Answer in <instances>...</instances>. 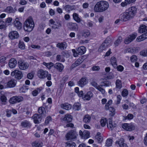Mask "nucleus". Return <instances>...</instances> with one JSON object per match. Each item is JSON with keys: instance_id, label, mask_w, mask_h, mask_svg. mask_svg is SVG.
I'll return each mask as SVG.
<instances>
[{"instance_id": "1", "label": "nucleus", "mask_w": 147, "mask_h": 147, "mask_svg": "<svg viewBox=\"0 0 147 147\" xmlns=\"http://www.w3.org/2000/svg\"><path fill=\"white\" fill-rule=\"evenodd\" d=\"M137 9L133 6L129 7L126 11V12L120 16V18L121 21H126L132 18L136 12Z\"/></svg>"}, {"instance_id": "2", "label": "nucleus", "mask_w": 147, "mask_h": 147, "mask_svg": "<svg viewBox=\"0 0 147 147\" xmlns=\"http://www.w3.org/2000/svg\"><path fill=\"white\" fill-rule=\"evenodd\" d=\"M109 7L108 3L105 1H100L98 2L94 8V11L101 12L106 10Z\"/></svg>"}, {"instance_id": "3", "label": "nucleus", "mask_w": 147, "mask_h": 147, "mask_svg": "<svg viewBox=\"0 0 147 147\" xmlns=\"http://www.w3.org/2000/svg\"><path fill=\"white\" fill-rule=\"evenodd\" d=\"M34 26V23L32 18L29 17L24 23V29L26 31L31 32L33 29Z\"/></svg>"}, {"instance_id": "4", "label": "nucleus", "mask_w": 147, "mask_h": 147, "mask_svg": "<svg viewBox=\"0 0 147 147\" xmlns=\"http://www.w3.org/2000/svg\"><path fill=\"white\" fill-rule=\"evenodd\" d=\"M37 76L41 79H44L47 77L49 80H51V75L49 74L48 72L46 71H44L42 69H40L38 71Z\"/></svg>"}, {"instance_id": "5", "label": "nucleus", "mask_w": 147, "mask_h": 147, "mask_svg": "<svg viewBox=\"0 0 147 147\" xmlns=\"http://www.w3.org/2000/svg\"><path fill=\"white\" fill-rule=\"evenodd\" d=\"M73 53V55L74 57H76L78 55H81L84 54L86 52V49L85 47L81 46L79 47L76 51L74 49L72 50Z\"/></svg>"}, {"instance_id": "6", "label": "nucleus", "mask_w": 147, "mask_h": 147, "mask_svg": "<svg viewBox=\"0 0 147 147\" xmlns=\"http://www.w3.org/2000/svg\"><path fill=\"white\" fill-rule=\"evenodd\" d=\"M76 131L74 130H71L69 131L65 136L67 140H74L76 139L77 136Z\"/></svg>"}, {"instance_id": "7", "label": "nucleus", "mask_w": 147, "mask_h": 147, "mask_svg": "<svg viewBox=\"0 0 147 147\" xmlns=\"http://www.w3.org/2000/svg\"><path fill=\"white\" fill-rule=\"evenodd\" d=\"M23 100V98L21 96H15L11 97L9 100V103L11 104H14L19 102Z\"/></svg>"}, {"instance_id": "8", "label": "nucleus", "mask_w": 147, "mask_h": 147, "mask_svg": "<svg viewBox=\"0 0 147 147\" xmlns=\"http://www.w3.org/2000/svg\"><path fill=\"white\" fill-rule=\"evenodd\" d=\"M122 127L126 131H131L134 129L135 126L132 123H125L122 125Z\"/></svg>"}, {"instance_id": "9", "label": "nucleus", "mask_w": 147, "mask_h": 147, "mask_svg": "<svg viewBox=\"0 0 147 147\" xmlns=\"http://www.w3.org/2000/svg\"><path fill=\"white\" fill-rule=\"evenodd\" d=\"M42 116L38 114H34L32 117L33 119L34 123L35 124H39L41 122Z\"/></svg>"}, {"instance_id": "10", "label": "nucleus", "mask_w": 147, "mask_h": 147, "mask_svg": "<svg viewBox=\"0 0 147 147\" xmlns=\"http://www.w3.org/2000/svg\"><path fill=\"white\" fill-rule=\"evenodd\" d=\"M88 81V79L87 77H83L78 82L77 84L79 86L83 87L87 84Z\"/></svg>"}, {"instance_id": "11", "label": "nucleus", "mask_w": 147, "mask_h": 147, "mask_svg": "<svg viewBox=\"0 0 147 147\" xmlns=\"http://www.w3.org/2000/svg\"><path fill=\"white\" fill-rule=\"evenodd\" d=\"M18 65L19 68L21 70H24L27 69L29 66L28 63L20 60L18 62Z\"/></svg>"}, {"instance_id": "12", "label": "nucleus", "mask_w": 147, "mask_h": 147, "mask_svg": "<svg viewBox=\"0 0 147 147\" xmlns=\"http://www.w3.org/2000/svg\"><path fill=\"white\" fill-rule=\"evenodd\" d=\"M12 76H14L15 78L18 79H21L22 77V72L18 70H15L11 73Z\"/></svg>"}, {"instance_id": "13", "label": "nucleus", "mask_w": 147, "mask_h": 147, "mask_svg": "<svg viewBox=\"0 0 147 147\" xmlns=\"http://www.w3.org/2000/svg\"><path fill=\"white\" fill-rule=\"evenodd\" d=\"M49 22L51 24L50 26L52 28L55 29H57L59 27H61L62 26L61 23L57 22L56 23L55 21L52 19L50 20Z\"/></svg>"}, {"instance_id": "14", "label": "nucleus", "mask_w": 147, "mask_h": 147, "mask_svg": "<svg viewBox=\"0 0 147 147\" xmlns=\"http://www.w3.org/2000/svg\"><path fill=\"white\" fill-rule=\"evenodd\" d=\"M136 36V34L134 33L126 37L124 41L125 43V44H128L130 43L135 39Z\"/></svg>"}, {"instance_id": "15", "label": "nucleus", "mask_w": 147, "mask_h": 147, "mask_svg": "<svg viewBox=\"0 0 147 147\" xmlns=\"http://www.w3.org/2000/svg\"><path fill=\"white\" fill-rule=\"evenodd\" d=\"M79 135L82 138L86 139L90 137V132L87 130H85L82 131L80 130L79 132Z\"/></svg>"}, {"instance_id": "16", "label": "nucleus", "mask_w": 147, "mask_h": 147, "mask_svg": "<svg viewBox=\"0 0 147 147\" xmlns=\"http://www.w3.org/2000/svg\"><path fill=\"white\" fill-rule=\"evenodd\" d=\"M117 125L116 123H112V118H110L108 119V123L107 124V126L108 128L111 130H112Z\"/></svg>"}, {"instance_id": "17", "label": "nucleus", "mask_w": 147, "mask_h": 147, "mask_svg": "<svg viewBox=\"0 0 147 147\" xmlns=\"http://www.w3.org/2000/svg\"><path fill=\"white\" fill-rule=\"evenodd\" d=\"M15 27L18 30H20L22 28V24L19 21V19L18 18H16L13 22Z\"/></svg>"}, {"instance_id": "18", "label": "nucleus", "mask_w": 147, "mask_h": 147, "mask_svg": "<svg viewBox=\"0 0 147 147\" xmlns=\"http://www.w3.org/2000/svg\"><path fill=\"white\" fill-rule=\"evenodd\" d=\"M67 25L70 29L75 31H77L78 30V26L76 23L69 22Z\"/></svg>"}, {"instance_id": "19", "label": "nucleus", "mask_w": 147, "mask_h": 147, "mask_svg": "<svg viewBox=\"0 0 147 147\" xmlns=\"http://www.w3.org/2000/svg\"><path fill=\"white\" fill-rule=\"evenodd\" d=\"M72 116L70 115L66 114L64 117L61 118V120L66 122L68 123L71 122L72 119Z\"/></svg>"}, {"instance_id": "20", "label": "nucleus", "mask_w": 147, "mask_h": 147, "mask_svg": "<svg viewBox=\"0 0 147 147\" xmlns=\"http://www.w3.org/2000/svg\"><path fill=\"white\" fill-rule=\"evenodd\" d=\"M9 36L11 39H13L18 38L19 36V35L17 31H13L9 33Z\"/></svg>"}, {"instance_id": "21", "label": "nucleus", "mask_w": 147, "mask_h": 147, "mask_svg": "<svg viewBox=\"0 0 147 147\" xmlns=\"http://www.w3.org/2000/svg\"><path fill=\"white\" fill-rule=\"evenodd\" d=\"M17 64V61L14 58H11L9 61L8 65L11 68H14Z\"/></svg>"}, {"instance_id": "22", "label": "nucleus", "mask_w": 147, "mask_h": 147, "mask_svg": "<svg viewBox=\"0 0 147 147\" xmlns=\"http://www.w3.org/2000/svg\"><path fill=\"white\" fill-rule=\"evenodd\" d=\"M21 125L23 127L29 128L31 126L30 122L27 120H25L22 122Z\"/></svg>"}, {"instance_id": "23", "label": "nucleus", "mask_w": 147, "mask_h": 147, "mask_svg": "<svg viewBox=\"0 0 147 147\" xmlns=\"http://www.w3.org/2000/svg\"><path fill=\"white\" fill-rule=\"evenodd\" d=\"M38 111L39 115L42 116L44 117L46 116V111L45 108L43 107H40L38 108Z\"/></svg>"}, {"instance_id": "24", "label": "nucleus", "mask_w": 147, "mask_h": 147, "mask_svg": "<svg viewBox=\"0 0 147 147\" xmlns=\"http://www.w3.org/2000/svg\"><path fill=\"white\" fill-rule=\"evenodd\" d=\"M124 140L123 138H120L118 141L116 142V144H118L120 147H127V145L124 142Z\"/></svg>"}, {"instance_id": "25", "label": "nucleus", "mask_w": 147, "mask_h": 147, "mask_svg": "<svg viewBox=\"0 0 147 147\" xmlns=\"http://www.w3.org/2000/svg\"><path fill=\"white\" fill-rule=\"evenodd\" d=\"M54 67L60 72H61L64 68V66L61 63H57L54 65Z\"/></svg>"}, {"instance_id": "26", "label": "nucleus", "mask_w": 147, "mask_h": 147, "mask_svg": "<svg viewBox=\"0 0 147 147\" xmlns=\"http://www.w3.org/2000/svg\"><path fill=\"white\" fill-rule=\"evenodd\" d=\"M67 47V44L65 42L61 43H58L57 45V47L61 50H63L66 49Z\"/></svg>"}, {"instance_id": "27", "label": "nucleus", "mask_w": 147, "mask_h": 147, "mask_svg": "<svg viewBox=\"0 0 147 147\" xmlns=\"http://www.w3.org/2000/svg\"><path fill=\"white\" fill-rule=\"evenodd\" d=\"M93 94L92 92L89 91L86 94H85L83 97L84 100H89L92 97Z\"/></svg>"}, {"instance_id": "28", "label": "nucleus", "mask_w": 147, "mask_h": 147, "mask_svg": "<svg viewBox=\"0 0 147 147\" xmlns=\"http://www.w3.org/2000/svg\"><path fill=\"white\" fill-rule=\"evenodd\" d=\"M73 19L77 23L80 22L82 20L79 17L78 14L76 13H74L72 15Z\"/></svg>"}, {"instance_id": "29", "label": "nucleus", "mask_w": 147, "mask_h": 147, "mask_svg": "<svg viewBox=\"0 0 147 147\" xmlns=\"http://www.w3.org/2000/svg\"><path fill=\"white\" fill-rule=\"evenodd\" d=\"M16 84V81L14 80L11 79L7 83V87L11 88L14 87Z\"/></svg>"}, {"instance_id": "30", "label": "nucleus", "mask_w": 147, "mask_h": 147, "mask_svg": "<svg viewBox=\"0 0 147 147\" xmlns=\"http://www.w3.org/2000/svg\"><path fill=\"white\" fill-rule=\"evenodd\" d=\"M61 107L62 108L67 110H69L71 109V105L67 103L61 104Z\"/></svg>"}, {"instance_id": "31", "label": "nucleus", "mask_w": 147, "mask_h": 147, "mask_svg": "<svg viewBox=\"0 0 147 147\" xmlns=\"http://www.w3.org/2000/svg\"><path fill=\"white\" fill-rule=\"evenodd\" d=\"M147 31V26L145 25L142 24L139 28L138 32L140 33H142Z\"/></svg>"}, {"instance_id": "32", "label": "nucleus", "mask_w": 147, "mask_h": 147, "mask_svg": "<svg viewBox=\"0 0 147 147\" xmlns=\"http://www.w3.org/2000/svg\"><path fill=\"white\" fill-rule=\"evenodd\" d=\"M42 87H40L39 88H36L35 90H34L32 92V94L34 96H36L38 94L40 93L42 90Z\"/></svg>"}, {"instance_id": "33", "label": "nucleus", "mask_w": 147, "mask_h": 147, "mask_svg": "<svg viewBox=\"0 0 147 147\" xmlns=\"http://www.w3.org/2000/svg\"><path fill=\"white\" fill-rule=\"evenodd\" d=\"M73 109L75 111H78L81 109V105L79 103H76L73 105Z\"/></svg>"}, {"instance_id": "34", "label": "nucleus", "mask_w": 147, "mask_h": 147, "mask_svg": "<svg viewBox=\"0 0 147 147\" xmlns=\"http://www.w3.org/2000/svg\"><path fill=\"white\" fill-rule=\"evenodd\" d=\"M100 134V133L98 132L97 133L96 135L95 136V138L99 143H101L103 140Z\"/></svg>"}, {"instance_id": "35", "label": "nucleus", "mask_w": 147, "mask_h": 147, "mask_svg": "<svg viewBox=\"0 0 147 147\" xmlns=\"http://www.w3.org/2000/svg\"><path fill=\"white\" fill-rule=\"evenodd\" d=\"M82 58H79L77 60L75 61L74 63L72 64L71 67H75L78 66L79 65L82 63Z\"/></svg>"}, {"instance_id": "36", "label": "nucleus", "mask_w": 147, "mask_h": 147, "mask_svg": "<svg viewBox=\"0 0 147 147\" xmlns=\"http://www.w3.org/2000/svg\"><path fill=\"white\" fill-rule=\"evenodd\" d=\"M91 117L88 115H86L83 118V121L86 123H88L90 121Z\"/></svg>"}, {"instance_id": "37", "label": "nucleus", "mask_w": 147, "mask_h": 147, "mask_svg": "<svg viewBox=\"0 0 147 147\" xmlns=\"http://www.w3.org/2000/svg\"><path fill=\"white\" fill-rule=\"evenodd\" d=\"M111 63L112 65L114 67H117V61L116 58L114 57H112L111 58Z\"/></svg>"}, {"instance_id": "38", "label": "nucleus", "mask_w": 147, "mask_h": 147, "mask_svg": "<svg viewBox=\"0 0 147 147\" xmlns=\"http://www.w3.org/2000/svg\"><path fill=\"white\" fill-rule=\"evenodd\" d=\"M66 147H75L76 144L73 142H67L65 143Z\"/></svg>"}, {"instance_id": "39", "label": "nucleus", "mask_w": 147, "mask_h": 147, "mask_svg": "<svg viewBox=\"0 0 147 147\" xmlns=\"http://www.w3.org/2000/svg\"><path fill=\"white\" fill-rule=\"evenodd\" d=\"M108 46L103 42L101 45L98 49V51L100 52H102L103 50L106 49Z\"/></svg>"}, {"instance_id": "40", "label": "nucleus", "mask_w": 147, "mask_h": 147, "mask_svg": "<svg viewBox=\"0 0 147 147\" xmlns=\"http://www.w3.org/2000/svg\"><path fill=\"white\" fill-rule=\"evenodd\" d=\"M116 87L119 89H120L122 87L121 81L119 79L116 80Z\"/></svg>"}, {"instance_id": "41", "label": "nucleus", "mask_w": 147, "mask_h": 147, "mask_svg": "<svg viewBox=\"0 0 147 147\" xmlns=\"http://www.w3.org/2000/svg\"><path fill=\"white\" fill-rule=\"evenodd\" d=\"M90 35V33L88 30H84L82 33V36L85 38L88 37Z\"/></svg>"}, {"instance_id": "42", "label": "nucleus", "mask_w": 147, "mask_h": 147, "mask_svg": "<svg viewBox=\"0 0 147 147\" xmlns=\"http://www.w3.org/2000/svg\"><path fill=\"white\" fill-rule=\"evenodd\" d=\"M137 50L138 49L137 48L135 47L128 48L127 49V51L128 53H135Z\"/></svg>"}, {"instance_id": "43", "label": "nucleus", "mask_w": 147, "mask_h": 147, "mask_svg": "<svg viewBox=\"0 0 147 147\" xmlns=\"http://www.w3.org/2000/svg\"><path fill=\"white\" fill-rule=\"evenodd\" d=\"M5 11L7 13H13L15 11L13 8L11 6L7 7L5 9Z\"/></svg>"}, {"instance_id": "44", "label": "nucleus", "mask_w": 147, "mask_h": 147, "mask_svg": "<svg viewBox=\"0 0 147 147\" xmlns=\"http://www.w3.org/2000/svg\"><path fill=\"white\" fill-rule=\"evenodd\" d=\"M101 85L102 86H105L106 87L109 86L111 85V83L108 81H105L101 83Z\"/></svg>"}, {"instance_id": "45", "label": "nucleus", "mask_w": 147, "mask_h": 147, "mask_svg": "<svg viewBox=\"0 0 147 147\" xmlns=\"http://www.w3.org/2000/svg\"><path fill=\"white\" fill-rule=\"evenodd\" d=\"M102 85H100L96 89L100 91L102 94H104L105 92V89L102 88Z\"/></svg>"}, {"instance_id": "46", "label": "nucleus", "mask_w": 147, "mask_h": 147, "mask_svg": "<svg viewBox=\"0 0 147 147\" xmlns=\"http://www.w3.org/2000/svg\"><path fill=\"white\" fill-rule=\"evenodd\" d=\"M73 8L72 6L69 5H66L63 7V9L67 11H69L70 10H72Z\"/></svg>"}, {"instance_id": "47", "label": "nucleus", "mask_w": 147, "mask_h": 147, "mask_svg": "<svg viewBox=\"0 0 147 147\" xmlns=\"http://www.w3.org/2000/svg\"><path fill=\"white\" fill-rule=\"evenodd\" d=\"M32 145L33 147H41L42 146V143L34 142L32 143Z\"/></svg>"}, {"instance_id": "48", "label": "nucleus", "mask_w": 147, "mask_h": 147, "mask_svg": "<svg viewBox=\"0 0 147 147\" xmlns=\"http://www.w3.org/2000/svg\"><path fill=\"white\" fill-rule=\"evenodd\" d=\"M108 110H109L111 112V113H110V115L111 116H113L115 114V109L113 107H110L109 108Z\"/></svg>"}, {"instance_id": "49", "label": "nucleus", "mask_w": 147, "mask_h": 147, "mask_svg": "<svg viewBox=\"0 0 147 147\" xmlns=\"http://www.w3.org/2000/svg\"><path fill=\"white\" fill-rule=\"evenodd\" d=\"M122 41L121 37H119L114 42V44L115 46H118Z\"/></svg>"}, {"instance_id": "50", "label": "nucleus", "mask_w": 147, "mask_h": 147, "mask_svg": "<svg viewBox=\"0 0 147 147\" xmlns=\"http://www.w3.org/2000/svg\"><path fill=\"white\" fill-rule=\"evenodd\" d=\"M111 42V38H107L104 41L103 43L107 46L110 45Z\"/></svg>"}, {"instance_id": "51", "label": "nucleus", "mask_w": 147, "mask_h": 147, "mask_svg": "<svg viewBox=\"0 0 147 147\" xmlns=\"http://www.w3.org/2000/svg\"><path fill=\"white\" fill-rule=\"evenodd\" d=\"M43 64L46 66L48 69H51V67L53 66V63L52 62L46 63L45 62H43Z\"/></svg>"}, {"instance_id": "52", "label": "nucleus", "mask_w": 147, "mask_h": 147, "mask_svg": "<svg viewBox=\"0 0 147 147\" xmlns=\"http://www.w3.org/2000/svg\"><path fill=\"white\" fill-rule=\"evenodd\" d=\"M113 141L112 140L110 139H107L106 142V146H111L112 143Z\"/></svg>"}, {"instance_id": "53", "label": "nucleus", "mask_w": 147, "mask_h": 147, "mask_svg": "<svg viewBox=\"0 0 147 147\" xmlns=\"http://www.w3.org/2000/svg\"><path fill=\"white\" fill-rule=\"evenodd\" d=\"M107 119L106 118L102 119L100 121L101 126L102 127L105 126L107 123Z\"/></svg>"}, {"instance_id": "54", "label": "nucleus", "mask_w": 147, "mask_h": 147, "mask_svg": "<svg viewBox=\"0 0 147 147\" xmlns=\"http://www.w3.org/2000/svg\"><path fill=\"white\" fill-rule=\"evenodd\" d=\"M124 117L125 120L128 119L130 120L133 119L134 117V115L132 114H129L127 116H125Z\"/></svg>"}, {"instance_id": "55", "label": "nucleus", "mask_w": 147, "mask_h": 147, "mask_svg": "<svg viewBox=\"0 0 147 147\" xmlns=\"http://www.w3.org/2000/svg\"><path fill=\"white\" fill-rule=\"evenodd\" d=\"M140 54L144 57H147V49L141 51L140 52Z\"/></svg>"}, {"instance_id": "56", "label": "nucleus", "mask_w": 147, "mask_h": 147, "mask_svg": "<svg viewBox=\"0 0 147 147\" xmlns=\"http://www.w3.org/2000/svg\"><path fill=\"white\" fill-rule=\"evenodd\" d=\"M128 91L126 89H124L122 92V95L123 97H125L128 95Z\"/></svg>"}, {"instance_id": "57", "label": "nucleus", "mask_w": 147, "mask_h": 147, "mask_svg": "<svg viewBox=\"0 0 147 147\" xmlns=\"http://www.w3.org/2000/svg\"><path fill=\"white\" fill-rule=\"evenodd\" d=\"M51 117L50 116H49L47 117L46 118L45 121V123L46 124H48L49 122L51 121Z\"/></svg>"}, {"instance_id": "58", "label": "nucleus", "mask_w": 147, "mask_h": 147, "mask_svg": "<svg viewBox=\"0 0 147 147\" xmlns=\"http://www.w3.org/2000/svg\"><path fill=\"white\" fill-rule=\"evenodd\" d=\"M145 38H144L143 36V34L141 36H140L136 39V40L138 42H140L145 39Z\"/></svg>"}, {"instance_id": "59", "label": "nucleus", "mask_w": 147, "mask_h": 147, "mask_svg": "<svg viewBox=\"0 0 147 147\" xmlns=\"http://www.w3.org/2000/svg\"><path fill=\"white\" fill-rule=\"evenodd\" d=\"M61 56L59 55H58L56 57V60L58 61H60L62 62H64L65 60L64 59H61Z\"/></svg>"}, {"instance_id": "60", "label": "nucleus", "mask_w": 147, "mask_h": 147, "mask_svg": "<svg viewBox=\"0 0 147 147\" xmlns=\"http://www.w3.org/2000/svg\"><path fill=\"white\" fill-rule=\"evenodd\" d=\"M0 99L2 102H5L7 100V98L4 95H1L0 97Z\"/></svg>"}, {"instance_id": "61", "label": "nucleus", "mask_w": 147, "mask_h": 147, "mask_svg": "<svg viewBox=\"0 0 147 147\" xmlns=\"http://www.w3.org/2000/svg\"><path fill=\"white\" fill-rule=\"evenodd\" d=\"M19 46V47L22 49H25V45L23 42H20Z\"/></svg>"}, {"instance_id": "62", "label": "nucleus", "mask_w": 147, "mask_h": 147, "mask_svg": "<svg viewBox=\"0 0 147 147\" xmlns=\"http://www.w3.org/2000/svg\"><path fill=\"white\" fill-rule=\"evenodd\" d=\"M34 76V74L33 73L31 72L28 74L27 75V78L30 79H32Z\"/></svg>"}, {"instance_id": "63", "label": "nucleus", "mask_w": 147, "mask_h": 147, "mask_svg": "<svg viewBox=\"0 0 147 147\" xmlns=\"http://www.w3.org/2000/svg\"><path fill=\"white\" fill-rule=\"evenodd\" d=\"M137 59V57L136 55H132L130 58V59L132 62H134Z\"/></svg>"}, {"instance_id": "64", "label": "nucleus", "mask_w": 147, "mask_h": 147, "mask_svg": "<svg viewBox=\"0 0 147 147\" xmlns=\"http://www.w3.org/2000/svg\"><path fill=\"white\" fill-rule=\"evenodd\" d=\"M117 68L118 71H122L123 69V67L121 65L117 66Z\"/></svg>"}]
</instances>
